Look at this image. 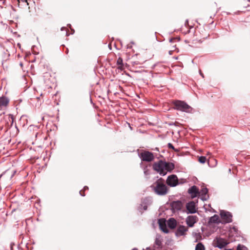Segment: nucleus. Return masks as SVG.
Returning a JSON list of instances; mask_svg holds the SVG:
<instances>
[{"instance_id":"24","label":"nucleus","mask_w":250,"mask_h":250,"mask_svg":"<svg viewBox=\"0 0 250 250\" xmlns=\"http://www.w3.org/2000/svg\"><path fill=\"white\" fill-rule=\"evenodd\" d=\"M14 116L12 114H9L8 117V120L10 123V126H12L13 123H14Z\"/></svg>"},{"instance_id":"33","label":"nucleus","mask_w":250,"mask_h":250,"mask_svg":"<svg viewBox=\"0 0 250 250\" xmlns=\"http://www.w3.org/2000/svg\"><path fill=\"white\" fill-rule=\"evenodd\" d=\"M200 74L202 77V78L204 77V74L201 72V70L200 71Z\"/></svg>"},{"instance_id":"5","label":"nucleus","mask_w":250,"mask_h":250,"mask_svg":"<svg viewBox=\"0 0 250 250\" xmlns=\"http://www.w3.org/2000/svg\"><path fill=\"white\" fill-rule=\"evenodd\" d=\"M139 156L143 161L150 162L154 159L153 153L148 151H145L139 154Z\"/></svg>"},{"instance_id":"28","label":"nucleus","mask_w":250,"mask_h":250,"mask_svg":"<svg viewBox=\"0 0 250 250\" xmlns=\"http://www.w3.org/2000/svg\"><path fill=\"white\" fill-rule=\"evenodd\" d=\"M18 1L19 2V6H20V3L21 2L25 3L26 5H28L27 0H18Z\"/></svg>"},{"instance_id":"27","label":"nucleus","mask_w":250,"mask_h":250,"mask_svg":"<svg viewBox=\"0 0 250 250\" xmlns=\"http://www.w3.org/2000/svg\"><path fill=\"white\" fill-rule=\"evenodd\" d=\"M143 169H144V174L146 176H147L150 174L149 171L148 169L147 168V166L144 167L143 168Z\"/></svg>"},{"instance_id":"35","label":"nucleus","mask_w":250,"mask_h":250,"mask_svg":"<svg viewBox=\"0 0 250 250\" xmlns=\"http://www.w3.org/2000/svg\"><path fill=\"white\" fill-rule=\"evenodd\" d=\"M65 29H66V28H65V27H62L61 28V30L62 31L65 30Z\"/></svg>"},{"instance_id":"3","label":"nucleus","mask_w":250,"mask_h":250,"mask_svg":"<svg viewBox=\"0 0 250 250\" xmlns=\"http://www.w3.org/2000/svg\"><path fill=\"white\" fill-rule=\"evenodd\" d=\"M167 162L160 160L158 163H155L153 165L154 170L159 173L161 176H165L167 173L165 170Z\"/></svg>"},{"instance_id":"12","label":"nucleus","mask_w":250,"mask_h":250,"mask_svg":"<svg viewBox=\"0 0 250 250\" xmlns=\"http://www.w3.org/2000/svg\"><path fill=\"white\" fill-rule=\"evenodd\" d=\"M166 220L165 219L161 218L158 220V224L161 230L165 233H168L169 230L167 229L166 223Z\"/></svg>"},{"instance_id":"41","label":"nucleus","mask_w":250,"mask_h":250,"mask_svg":"<svg viewBox=\"0 0 250 250\" xmlns=\"http://www.w3.org/2000/svg\"><path fill=\"white\" fill-rule=\"evenodd\" d=\"M233 229H234V230H235V229H235V227H233Z\"/></svg>"},{"instance_id":"44","label":"nucleus","mask_w":250,"mask_h":250,"mask_svg":"<svg viewBox=\"0 0 250 250\" xmlns=\"http://www.w3.org/2000/svg\"><path fill=\"white\" fill-rule=\"evenodd\" d=\"M249 1H250V0H248Z\"/></svg>"},{"instance_id":"14","label":"nucleus","mask_w":250,"mask_h":250,"mask_svg":"<svg viewBox=\"0 0 250 250\" xmlns=\"http://www.w3.org/2000/svg\"><path fill=\"white\" fill-rule=\"evenodd\" d=\"M188 230V229L184 226L181 225L178 227L176 232L175 235L177 236L185 235V232Z\"/></svg>"},{"instance_id":"32","label":"nucleus","mask_w":250,"mask_h":250,"mask_svg":"<svg viewBox=\"0 0 250 250\" xmlns=\"http://www.w3.org/2000/svg\"><path fill=\"white\" fill-rule=\"evenodd\" d=\"M88 189V187L87 186H84V188H83L84 191L86 190V189Z\"/></svg>"},{"instance_id":"2","label":"nucleus","mask_w":250,"mask_h":250,"mask_svg":"<svg viewBox=\"0 0 250 250\" xmlns=\"http://www.w3.org/2000/svg\"><path fill=\"white\" fill-rule=\"evenodd\" d=\"M175 109L187 113H191L193 108L187 103L183 101L177 100L173 102Z\"/></svg>"},{"instance_id":"17","label":"nucleus","mask_w":250,"mask_h":250,"mask_svg":"<svg viewBox=\"0 0 250 250\" xmlns=\"http://www.w3.org/2000/svg\"><path fill=\"white\" fill-rule=\"evenodd\" d=\"M152 203V199L150 197H146L144 198L142 202V204L140 205V206L138 207V209L141 211L142 210V207L143 205H146L147 206H149L151 205Z\"/></svg>"},{"instance_id":"4","label":"nucleus","mask_w":250,"mask_h":250,"mask_svg":"<svg viewBox=\"0 0 250 250\" xmlns=\"http://www.w3.org/2000/svg\"><path fill=\"white\" fill-rule=\"evenodd\" d=\"M220 220L222 224L229 223L232 221V215L229 211L221 210L220 211Z\"/></svg>"},{"instance_id":"20","label":"nucleus","mask_w":250,"mask_h":250,"mask_svg":"<svg viewBox=\"0 0 250 250\" xmlns=\"http://www.w3.org/2000/svg\"><path fill=\"white\" fill-rule=\"evenodd\" d=\"M174 168V164H173L172 163H167V165H166V168H165V170L166 171L167 170H168L169 171H171Z\"/></svg>"},{"instance_id":"7","label":"nucleus","mask_w":250,"mask_h":250,"mask_svg":"<svg viewBox=\"0 0 250 250\" xmlns=\"http://www.w3.org/2000/svg\"><path fill=\"white\" fill-rule=\"evenodd\" d=\"M167 184L171 187H174L179 184L178 178L176 175L168 176L167 179Z\"/></svg>"},{"instance_id":"21","label":"nucleus","mask_w":250,"mask_h":250,"mask_svg":"<svg viewBox=\"0 0 250 250\" xmlns=\"http://www.w3.org/2000/svg\"><path fill=\"white\" fill-rule=\"evenodd\" d=\"M117 64L119 65V69H122L123 67V61L122 58L119 57L117 60Z\"/></svg>"},{"instance_id":"10","label":"nucleus","mask_w":250,"mask_h":250,"mask_svg":"<svg viewBox=\"0 0 250 250\" xmlns=\"http://www.w3.org/2000/svg\"><path fill=\"white\" fill-rule=\"evenodd\" d=\"M188 192L190 194L191 198H194L199 195V189L196 186H193L189 188Z\"/></svg>"},{"instance_id":"38","label":"nucleus","mask_w":250,"mask_h":250,"mask_svg":"<svg viewBox=\"0 0 250 250\" xmlns=\"http://www.w3.org/2000/svg\"><path fill=\"white\" fill-rule=\"evenodd\" d=\"M0 0V1H2V2H3V3H4V0Z\"/></svg>"},{"instance_id":"39","label":"nucleus","mask_w":250,"mask_h":250,"mask_svg":"<svg viewBox=\"0 0 250 250\" xmlns=\"http://www.w3.org/2000/svg\"><path fill=\"white\" fill-rule=\"evenodd\" d=\"M172 40L171 39H170L169 40V42H172Z\"/></svg>"},{"instance_id":"15","label":"nucleus","mask_w":250,"mask_h":250,"mask_svg":"<svg viewBox=\"0 0 250 250\" xmlns=\"http://www.w3.org/2000/svg\"><path fill=\"white\" fill-rule=\"evenodd\" d=\"M186 208L189 213L193 214L196 212L195 203L193 201L188 203L186 205Z\"/></svg>"},{"instance_id":"45","label":"nucleus","mask_w":250,"mask_h":250,"mask_svg":"<svg viewBox=\"0 0 250 250\" xmlns=\"http://www.w3.org/2000/svg\"><path fill=\"white\" fill-rule=\"evenodd\" d=\"M0 177H1L0 176Z\"/></svg>"},{"instance_id":"40","label":"nucleus","mask_w":250,"mask_h":250,"mask_svg":"<svg viewBox=\"0 0 250 250\" xmlns=\"http://www.w3.org/2000/svg\"><path fill=\"white\" fill-rule=\"evenodd\" d=\"M229 172H230V171H231V169H230V168H229Z\"/></svg>"},{"instance_id":"1","label":"nucleus","mask_w":250,"mask_h":250,"mask_svg":"<svg viewBox=\"0 0 250 250\" xmlns=\"http://www.w3.org/2000/svg\"><path fill=\"white\" fill-rule=\"evenodd\" d=\"M161 180L162 178H160L159 180L157 181L151 187L153 188V189L155 193L158 195L163 196L167 193L168 188L165 184L160 181Z\"/></svg>"},{"instance_id":"9","label":"nucleus","mask_w":250,"mask_h":250,"mask_svg":"<svg viewBox=\"0 0 250 250\" xmlns=\"http://www.w3.org/2000/svg\"><path fill=\"white\" fill-rule=\"evenodd\" d=\"M214 242L215 243L214 246L220 249H223L228 245V243H227L225 240L222 238H216L214 240Z\"/></svg>"},{"instance_id":"26","label":"nucleus","mask_w":250,"mask_h":250,"mask_svg":"<svg viewBox=\"0 0 250 250\" xmlns=\"http://www.w3.org/2000/svg\"><path fill=\"white\" fill-rule=\"evenodd\" d=\"M237 250H248V249L246 246L239 244L237 246Z\"/></svg>"},{"instance_id":"8","label":"nucleus","mask_w":250,"mask_h":250,"mask_svg":"<svg viewBox=\"0 0 250 250\" xmlns=\"http://www.w3.org/2000/svg\"><path fill=\"white\" fill-rule=\"evenodd\" d=\"M170 207L172 211L174 212L181 209L182 207V203L179 200L172 201L170 203Z\"/></svg>"},{"instance_id":"37","label":"nucleus","mask_w":250,"mask_h":250,"mask_svg":"<svg viewBox=\"0 0 250 250\" xmlns=\"http://www.w3.org/2000/svg\"><path fill=\"white\" fill-rule=\"evenodd\" d=\"M138 250V249H137V248H133V249L132 250Z\"/></svg>"},{"instance_id":"29","label":"nucleus","mask_w":250,"mask_h":250,"mask_svg":"<svg viewBox=\"0 0 250 250\" xmlns=\"http://www.w3.org/2000/svg\"><path fill=\"white\" fill-rule=\"evenodd\" d=\"M167 146L169 148H171L175 151H176L175 149V147H174V146H173V145L170 143H169L168 144H167Z\"/></svg>"},{"instance_id":"19","label":"nucleus","mask_w":250,"mask_h":250,"mask_svg":"<svg viewBox=\"0 0 250 250\" xmlns=\"http://www.w3.org/2000/svg\"><path fill=\"white\" fill-rule=\"evenodd\" d=\"M9 102V99L5 97L2 96L0 97V107H4L7 106Z\"/></svg>"},{"instance_id":"34","label":"nucleus","mask_w":250,"mask_h":250,"mask_svg":"<svg viewBox=\"0 0 250 250\" xmlns=\"http://www.w3.org/2000/svg\"><path fill=\"white\" fill-rule=\"evenodd\" d=\"M188 24V20H187L185 21V25H187Z\"/></svg>"},{"instance_id":"16","label":"nucleus","mask_w":250,"mask_h":250,"mask_svg":"<svg viewBox=\"0 0 250 250\" xmlns=\"http://www.w3.org/2000/svg\"><path fill=\"white\" fill-rule=\"evenodd\" d=\"M214 223L216 224H221V221L218 215L215 214L209 218L208 224L209 225Z\"/></svg>"},{"instance_id":"23","label":"nucleus","mask_w":250,"mask_h":250,"mask_svg":"<svg viewBox=\"0 0 250 250\" xmlns=\"http://www.w3.org/2000/svg\"><path fill=\"white\" fill-rule=\"evenodd\" d=\"M195 250H205V247L202 243H198L195 247Z\"/></svg>"},{"instance_id":"22","label":"nucleus","mask_w":250,"mask_h":250,"mask_svg":"<svg viewBox=\"0 0 250 250\" xmlns=\"http://www.w3.org/2000/svg\"><path fill=\"white\" fill-rule=\"evenodd\" d=\"M16 170H6L4 172H3V173H2L1 175H0V177H2L3 176V174H5V173H11V176H10V178L11 179L14 176V175L15 174V173H16Z\"/></svg>"},{"instance_id":"11","label":"nucleus","mask_w":250,"mask_h":250,"mask_svg":"<svg viewBox=\"0 0 250 250\" xmlns=\"http://www.w3.org/2000/svg\"><path fill=\"white\" fill-rule=\"evenodd\" d=\"M198 217L196 216L189 215L186 218V223L189 227H193L197 222Z\"/></svg>"},{"instance_id":"13","label":"nucleus","mask_w":250,"mask_h":250,"mask_svg":"<svg viewBox=\"0 0 250 250\" xmlns=\"http://www.w3.org/2000/svg\"><path fill=\"white\" fill-rule=\"evenodd\" d=\"M208 190L207 188H203L199 191V195L201 200L204 201H207L209 199V195L208 194Z\"/></svg>"},{"instance_id":"42","label":"nucleus","mask_w":250,"mask_h":250,"mask_svg":"<svg viewBox=\"0 0 250 250\" xmlns=\"http://www.w3.org/2000/svg\"><path fill=\"white\" fill-rule=\"evenodd\" d=\"M20 65H21V66H22V63H20Z\"/></svg>"},{"instance_id":"31","label":"nucleus","mask_w":250,"mask_h":250,"mask_svg":"<svg viewBox=\"0 0 250 250\" xmlns=\"http://www.w3.org/2000/svg\"><path fill=\"white\" fill-rule=\"evenodd\" d=\"M82 192H83V191L82 190H81L79 192L80 193V194L82 196H85V194H82Z\"/></svg>"},{"instance_id":"18","label":"nucleus","mask_w":250,"mask_h":250,"mask_svg":"<svg viewBox=\"0 0 250 250\" xmlns=\"http://www.w3.org/2000/svg\"><path fill=\"white\" fill-rule=\"evenodd\" d=\"M167 226L171 229H174L177 226V221L174 218H170L167 222Z\"/></svg>"},{"instance_id":"6","label":"nucleus","mask_w":250,"mask_h":250,"mask_svg":"<svg viewBox=\"0 0 250 250\" xmlns=\"http://www.w3.org/2000/svg\"><path fill=\"white\" fill-rule=\"evenodd\" d=\"M162 238L160 235L157 234L156 236L154 245L153 247H148L146 248L147 250H157L156 249L162 248Z\"/></svg>"},{"instance_id":"30","label":"nucleus","mask_w":250,"mask_h":250,"mask_svg":"<svg viewBox=\"0 0 250 250\" xmlns=\"http://www.w3.org/2000/svg\"><path fill=\"white\" fill-rule=\"evenodd\" d=\"M148 206L147 205H143V206L142 207V209L143 208L144 210H146L147 209Z\"/></svg>"},{"instance_id":"36","label":"nucleus","mask_w":250,"mask_h":250,"mask_svg":"<svg viewBox=\"0 0 250 250\" xmlns=\"http://www.w3.org/2000/svg\"><path fill=\"white\" fill-rule=\"evenodd\" d=\"M66 36H69V34H68V31H66Z\"/></svg>"},{"instance_id":"43","label":"nucleus","mask_w":250,"mask_h":250,"mask_svg":"<svg viewBox=\"0 0 250 250\" xmlns=\"http://www.w3.org/2000/svg\"><path fill=\"white\" fill-rule=\"evenodd\" d=\"M225 250H232L231 249H226Z\"/></svg>"},{"instance_id":"25","label":"nucleus","mask_w":250,"mask_h":250,"mask_svg":"<svg viewBox=\"0 0 250 250\" xmlns=\"http://www.w3.org/2000/svg\"><path fill=\"white\" fill-rule=\"evenodd\" d=\"M207 160L206 157L205 156H201L199 157L198 161L201 164H204Z\"/></svg>"}]
</instances>
